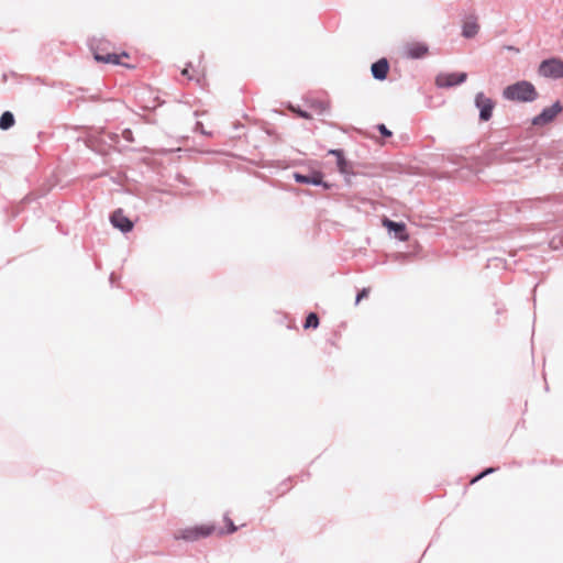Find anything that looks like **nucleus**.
<instances>
[{
    "mask_svg": "<svg viewBox=\"0 0 563 563\" xmlns=\"http://www.w3.org/2000/svg\"><path fill=\"white\" fill-rule=\"evenodd\" d=\"M503 96L511 101H533L538 93L534 86L529 81H518L504 89Z\"/></svg>",
    "mask_w": 563,
    "mask_h": 563,
    "instance_id": "nucleus-1",
    "label": "nucleus"
},
{
    "mask_svg": "<svg viewBox=\"0 0 563 563\" xmlns=\"http://www.w3.org/2000/svg\"><path fill=\"white\" fill-rule=\"evenodd\" d=\"M216 532L214 525L203 523L196 527H189L185 529H180L175 532L174 538L176 540H184L188 542H194L202 538H207Z\"/></svg>",
    "mask_w": 563,
    "mask_h": 563,
    "instance_id": "nucleus-2",
    "label": "nucleus"
},
{
    "mask_svg": "<svg viewBox=\"0 0 563 563\" xmlns=\"http://www.w3.org/2000/svg\"><path fill=\"white\" fill-rule=\"evenodd\" d=\"M400 53L405 58H422L428 55L429 47L423 42L410 41L402 44Z\"/></svg>",
    "mask_w": 563,
    "mask_h": 563,
    "instance_id": "nucleus-3",
    "label": "nucleus"
},
{
    "mask_svg": "<svg viewBox=\"0 0 563 563\" xmlns=\"http://www.w3.org/2000/svg\"><path fill=\"white\" fill-rule=\"evenodd\" d=\"M540 75L552 78H563V60L551 58L543 60L539 67Z\"/></svg>",
    "mask_w": 563,
    "mask_h": 563,
    "instance_id": "nucleus-4",
    "label": "nucleus"
},
{
    "mask_svg": "<svg viewBox=\"0 0 563 563\" xmlns=\"http://www.w3.org/2000/svg\"><path fill=\"white\" fill-rule=\"evenodd\" d=\"M93 58L99 63H108L113 65H121L126 68H133V65H130L124 62V59H129L130 55L126 52H122L120 54L115 53H109V54H101L98 51L93 53Z\"/></svg>",
    "mask_w": 563,
    "mask_h": 563,
    "instance_id": "nucleus-5",
    "label": "nucleus"
},
{
    "mask_svg": "<svg viewBox=\"0 0 563 563\" xmlns=\"http://www.w3.org/2000/svg\"><path fill=\"white\" fill-rule=\"evenodd\" d=\"M466 73H441L435 78V85L440 88H449L464 82Z\"/></svg>",
    "mask_w": 563,
    "mask_h": 563,
    "instance_id": "nucleus-6",
    "label": "nucleus"
},
{
    "mask_svg": "<svg viewBox=\"0 0 563 563\" xmlns=\"http://www.w3.org/2000/svg\"><path fill=\"white\" fill-rule=\"evenodd\" d=\"M475 104L479 109V119L482 121H488L493 115L495 107L494 101L483 92H478L475 97Z\"/></svg>",
    "mask_w": 563,
    "mask_h": 563,
    "instance_id": "nucleus-7",
    "label": "nucleus"
},
{
    "mask_svg": "<svg viewBox=\"0 0 563 563\" xmlns=\"http://www.w3.org/2000/svg\"><path fill=\"white\" fill-rule=\"evenodd\" d=\"M562 107L560 102H555L552 107L545 108L539 115L533 118V125H543L551 122L560 112Z\"/></svg>",
    "mask_w": 563,
    "mask_h": 563,
    "instance_id": "nucleus-8",
    "label": "nucleus"
},
{
    "mask_svg": "<svg viewBox=\"0 0 563 563\" xmlns=\"http://www.w3.org/2000/svg\"><path fill=\"white\" fill-rule=\"evenodd\" d=\"M110 220L113 227L120 229L122 232H130L133 229V222L124 216L121 209L115 210Z\"/></svg>",
    "mask_w": 563,
    "mask_h": 563,
    "instance_id": "nucleus-9",
    "label": "nucleus"
},
{
    "mask_svg": "<svg viewBox=\"0 0 563 563\" xmlns=\"http://www.w3.org/2000/svg\"><path fill=\"white\" fill-rule=\"evenodd\" d=\"M382 223L389 231H394L396 234V238L399 239L400 241L406 242L409 240V235L406 231L405 223L395 222L387 218H384Z\"/></svg>",
    "mask_w": 563,
    "mask_h": 563,
    "instance_id": "nucleus-10",
    "label": "nucleus"
},
{
    "mask_svg": "<svg viewBox=\"0 0 563 563\" xmlns=\"http://www.w3.org/2000/svg\"><path fill=\"white\" fill-rule=\"evenodd\" d=\"M479 30V25L477 23V18L472 15L464 20L462 26V35L464 37L471 38L474 37Z\"/></svg>",
    "mask_w": 563,
    "mask_h": 563,
    "instance_id": "nucleus-11",
    "label": "nucleus"
},
{
    "mask_svg": "<svg viewBox=\"0 0 563 563\" xmlns=\"http://www.w3.org/2000/svg\"><path fill=\"white\" fill-rule=\"evenodd\" d=\"M294 177L296 181L301 184L323 185L324 188H329L328 184L322 183V174L320 172H313L309 176L296 173Z\"/></svg>",
    "mask_w": 563,
    "mask_h": 563,
    "instance_id": "nucleus-12",
    "label": "nucleus"
},
{
    "mask_svg": "<svg viewBox=\"0 0 563 563\" xmlns=\"http://www.w3.org/2000/svg\"><path fill=\"white\" fill-rule=\"evenodd\" d=\"M388 70L389 64L385 58H382L372 65V74L376 79H385L387 77Z\"/></svg>",
    "mask_w": 563,
    "mask_h": 563,
    "instance_id": "nucleus-13",
    "label": "nucleus"
},
{
    "mask_svg": "<svg viewBox=\"0 0 563 563\" xmlns=\"http://www.w3.org/2000/svg\"><path fill=\"white\" fill-rule=\"evenodd\" d=\"M329 154L336 157V165L340 173L347 174L350 172V164L344 158L343 152L341 150H330Z\"/></svg>",
    "mask_w": 563,
    "mask_h": 563,
    "instance_id": "nucleus-14",
    "label": "nucleus"
},
{
    "mask_svg": "<svg viewBox=\"0 0 563 563\" xmlns=\"http://www.w3.org/2000/svg\"><path fill=\"white\" fill-rule=\"evenodd\" d=\"M14 124V117L11 112L5 111L0 118V129L8 130Z\"/></svg>",
    "mask_w": 563,
    "mask_h": 563,
    "instance_id": "nucleus-15",
    "label": "nucleus"
},
{
    "mask_svg": "<svg viewBox=\"0 0 563 563\" xmlns=\"http://www.w3.org/2000/svg\"><path fill=\"white\" fill-rule=\"evenodd\" d=\"M319 327V317L317 313L314 312H310L307 318H306V321H305V324H303V328L305 329H310V328H318Z\"/></svg>",
    "mask_w": 563,
    "mask_h": 563,
    "instance_id": "nucleus-16",
    "label": "nucleus"
},
{
    "mask_svg": "<svg viewBox=\"0 0 563 563\" xmlns=\"http://www.w3.org/2000/svg\"><path fill=\"white\" fill-rule=\"evenodd\" d=\"M224 522L227 523L228 526V530L227 531H219V534H224V533H234L238 528L233 523V521L231 520V518L229 517H224Z\"/></svg>",
    "mask_w": 563,
    "mask_h": 563,
    "instance_id": "nucleus-17",
    "label": "nucleus"
},
{
    "mask_svg": "<svg viewBox=\"0 0 563 563\" xmlns=\"http://www.w3.org/2000/svg\"><path fill=\"white\" fill-rule=\"evenodd\" d=\"M368 295H369V288H364V289H362V290L357 294V296H356L355 303H356V305H357V303H360V302H361V300H363V299L367 298V297H368Z\"/></svg>",
    "mask_w": 563,
    "mask_h": 563,
    "instance_id": "nucleus-18",
    "label": "nucleus"
},
{
    "mask_svg": "<svg viewBox=\"0 0 563 563\" xmlns=\"http://www.w3.org/2000/svg\"><path fill=\"white\" fill-rule=\"evenodd\" d=\"M378 131L385 137L391 136V132L385 126V124H379L378 125Z\"/></svg>",
    "mask_w": 563,
    "mask_h": 563,
    "instance_id": "nucleus-19",
    "label": "nucleus"
},
{
    "mask_svg": "<svg viewBox=\"0 0 563 563\" xmlns=\"http://www.w3.org/2000/svg\"><path fill=\"white\" fill-rule=\"evenodd\" d=\"M494 472V468H487L486 471H484L483 473H481L479 475H477L476 477H474L472 481H471V484H474L476 483L477 481H479L481 478H483L484 476H486L487 474Z\"/></svg>",
    "mask_w": 563,
    "mask_h": 563,
    "instance_id": "nucleus-20",
    "label": "nucleus"
},
{
    "mask_svg": "<svg viewBox=\"0 0 563 563\" xmlns=\"http://www.w3.org/2000/svg\"><path fill=\"white\" fill-rule=\"evenodd\" d=\"M189 67H190V65H189L188 67L184 68V69H183V71H181V74H183L184 76H186L188 79H194V78H196V77H195V76L189 75Z\"/></svg>",
    "mask_w": 563,
    "mask_h": 563,
    "instance_id": "nucleus-21",
    "label": "nucleus"
},
{
    "mask_svg": "<svg viewBox=\"0 0 563 563\" xmlns=\"http://www.w3.org/2000/svg\"><path fill=\"white\" fill-rule=\"evenodd\" d=\"M297 113L301 117V118H305V119H311V115L309 113H307L306 111H297Z\"/></svg>",
    "mask_w": 563,
    "mask_h": 563,
    "instance_id": "nucleus-22",
    "label": "nucleus"
},
{
    "mask_svg": "<svg viewBox=\"0 0 563 563\" xmlns=\"http://www.w3.org/2000/svg\"><path fill=\"white\" fill-rule=\"evenodd\" d=\"M124 137L125 139H130V135H131V131L129 130H125L124 133H123Z\"/></svg>",
    "mask_w": 563,
    "mask_h": 563,
    "instance_id": "nucleus-23",
    "label": "nucleus"
}]
</instances>
